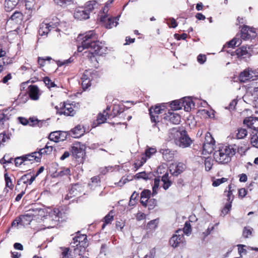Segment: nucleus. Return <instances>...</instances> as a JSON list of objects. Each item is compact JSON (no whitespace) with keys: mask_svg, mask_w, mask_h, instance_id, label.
Segmentation results:
<instances>
[{"mask_svg":"<svg viewBox=\"0 0 258 258\" xmlns=\"http://www.w3.org/2000/svg\"><path fill=\"white\" fill-rule=\"evenodd\" d=\"M73 243L76 244V248L74 249L77 251L80 249V251L82 250L85 251V249L89 246V241L87 236L86 234H82L80 231L76 233V235L73 238Z\"/></svg>","mask_w":258,"mask_h":258,"instance_id":"obj_6","label":"nucleus"},{"mask_svg":"<svg viewBox=\"0 0 258 258\" xmlns=\"http://www.w3.org/2000/svg\"><path fill=\"white\" fill-rule=\"evenodd\" d=\"M35 179V177L31 175V172L25 174L18 179L15 190L19 191V189L20 188L19 186L22 184V183H23V184H26L27 185H31Z\"/></svg>","mask_w":258,"mask_h":258,"instance_id":"obj_13","label":"nucleus"},{"mask_svg":"<svg viewBox=\"0 0 258 258\" xmlns=\"http://www.w3.org/2000/svg\"><path fill=\"white\" fill-rule=\"evenodd\" d=\"M192 141L187 135L186 131H182L180 133V137L179 139V146L180 147L186 148L190 145Z\"/></svg>","mask_w":258,"mask_h":258,"instance_id":"obj_19","label":"nucleus"},{"mask_svg":"<svg viewBox=\"0 0 258 258\" xmlns=\"http://www.w3.org/2000/svg\"><path fill=\"white\" fill-rule=\"evenodd\" d=\"M204 143L207 144H215V140L214 138L212 137L211 134L207 132L206 134L205 135V141Z\"/></svg>","mask_w":258,"mask_h":258,"instance_id":"obj_61","label":"nucleus"},{"mask_svg":"<svg viewBox=\"0 0 258 258\" xmlns=\"http://www.w3.org/2000/svg\"><path fill=\"white\" fill-rule=\"evenodd\" d=\"M86 146L80 142H75L70 148V152L73 160L77 164H83L86 156Z\"/></svg>","mask_w":258,"mask_h":258,"instance_id":"obj_3","label":"nucleus"},{"mask_svg":"<svg viewBox=\"0 0 258 258\" xmlns=\"http://www.w3.org/2000/svg\"><path fill=\"white\" fill-rule=\"evenodd\" d=\"M54 149L53 146H48V144H46L44 148L39 149L38 151L39 153H41V156L43 154L49 155L51 154Z\"/></svg>","mask_w":258,"mask_h":258,"instance_id":"obj_42","label":"nucleus"},{"mask_svg":"<svg viewBox=\"0 0 258 258\" xmlns=\"http://www.w3.org/2000/svg\"><path fill=\"white\" fill-rule=\"evenodd\" d=\"M235 53L238 58H246L250 55L247 47L243 46L237 48L235 50Z\"/></svg>","mask_w":258,"mask_h":258,"instance_id":"obj_30","label":"nucleus"},{"mask_svg":"<svg viewBox=\"0 0 258 258\" xmlns=\"http://www.w3.org/2000/svg\"><path fill=\"white\" fill-rule=\"evenodd\" d=\"M97 36L94 31H90L85 33L82 38L81 46H79L78 50L82 51L84 49H94L97 54L107 53L108 49L105 43L97 41Z\"/></svg>","mask_w":258,"mask_h":258,"instance_id":"obj_1","label":"nucleus"},{"mask_svg":"<svg viewBox=\"0 0 258 258\" xmlns=\"http://www.w3.org/2000/svg\"><path fill=\"white\" fill-rule=\"evenodd\" d=\"M74 17L79 20H85L90 18V15L83 7H78L75 9Z\"/></svg>","mask_w":258,"mask_h":258,"instance_id":"obj_17","label":"nucleus"},{"mask_svg":"<svg viewBox=\"0 0 258 258\" xmlns=\"http://www.w3.org/2000/svg\"><path fill=\"white\" fill-rule=\"evenodd\" d=\"M28 95L30 99L32 100H38L40 94L39 89L37 86L31 85L28 87Z\"/></svg>","mask_w":258,"mask_h":258,"instance_id":"obj_23","label":"nucleus"},{"mask_svg":"<svg viewBox=\"0 0 258 258\" xmlns=\"http://www.w3.org/2000/svg\"><path fill=\"white\" fill-rule=\"evenodd\" d=\"M255 36V32L253 28L244 25L241 30V37L245 40Z\"/></svg>","mask_w":258,"mask_h":258,"instance_id":"obj_20","label":"nucleus"},{"mask_svg":"<svg viewBox=\"0 0 258 258\" xmlns=\"http://www.w3.org/2000/svg\"><path fill=\"white\" fill-rule=\"evenodd\" d=\"M98 2L95 0H92L87 2L83 6L85 10L87 11V12L90 15V13L93 12V11L98 7Z\"/></svg>","mask_w":258,"mask_h":258,"instance_id":"obj_29","label":"nucleus"},{"mask_svg":"<svg viewBox=\"0 0 258 258\" xmlns=\"http://www.w3.org/2000/svg\"><path fill=\"white\" fill-rule=\"evenodd\" d=\"M56 176L63 177L64 176H68L71 174V170L69 168H61L60 171L55 172Z\"/></svg>","mask_w":258,"mask_h":258,"instance_id":"obj_43","label":"nucleus"},{"mask_svg":"<svg viewBox=\"0 0 258 258\" xmlns=\"http://www.w3.org/2000/svg\"><path fill=\"white\" fill-rule=\"evenodd\" d=\"M166 109V106L164 104H158L155 106H151L149 109L151 121L155 123L159 121L158 120L159 118L158 115L162 113ZM155 125L156 124H155L154 125Z\"/></svg>","mask_w":258,"mask_h":258,"instance_id":"obj_7","label":"nucleus"},{"mask_svg":"<svg viewBox=\"0 0 258 258\" xmlns=\"http://www.w3.org/2000/svg\"><path fill=\"white\" fill-rule=\"evenodd\" d=\"M52 59L50 56L45 57H38V63L40 66V68L44 67L45 64V61L46 60L50 61Z\"/></svg>","mask_w":258,"mask_h":258,"instance_id":"obj_56","label":"nucleus"},{"mask_svg":"<svg viewBox=\"0 0 258 258\" xmlns=\"http://www.w3.org/2000/svg\"><path fill=\"white\" fill-rule=\"evenodd\" d=\"M185 242L184 235L182 231L180 229L176 230L175 234L169 240L170 245L174 248L183 245Z\"/></svg>","mask_w":258,"mask_h":258,"instance_id":"obj_9","label":"nucleus"},{"mask_svg":"<svg viewBox=\"0 0 258 258\" xmlns=\"http://www.w3.org/2000/svg\"><path fill=\"white\" fill-rule=\"evenodd\" d=\"M186 168L185 164L182 162H178L176 164H172L170 166V172L174 176H177L181 174Z\"/></svg>","mask_w":258,"mask_h":258,"instance_id":"obj_14","label":"nucleus"},{"mask_svg":"<svg viewBox=\"0 0 258 258\" xmlns=\"http://www.w3.org/2000/svg\"><path fill=\"white\" fill-rule=\"evenodd\" d=\"M214 144L203 143L202 154L207 155L211 154L214 150Z\"/></svg>","mask_w":258,"mask_h":258,"instance_id":"obj_38","label":"nucleus"},{"mask_svg":"<svg viewBox=\"0 0 258 258\" xmlns=\"http://www.w3.org/2000/svg\"><path fill=\"white\" fill-rule=\"evenodd\" d=\"M43 82L49 89L56 87V85L48 77H44L43 78Z\"/></svg>","mask_w":258,"mask_h":258,"instance_id":"obj_57","label":"nucleus"},{"mask_svg":"<svg viewBox=\"0 0 258 258\" xmlns=\"http://www.w3.org/2000/svg\"><path fill=\"white\" fill-rule=\"evenodd\" d=\"M62 251L60 258H75V256L72 253L69 247H60Z\"/></svg>","mask_w":258,"mask_h":258,"instance_id":"obj_34","label":"nucleus"},{"mask_svg":"<svg viewBox=\"0 0 258 258\" xmlns=\"http://www.w3.org/2000/svg\"><path fill=\"white\" fill-rule=\"evenodd\" d=\"M183 232V234H188L191 233V228L190 224L188 222H186L184 224V227L183 228V230H182Z\"/></svg>","mask_w":258,"mask_h":258,"instance_id":"obj_63","label":"nucleus"},{"mask_svg":"<svg viewBox=\"0 0 258 258\" xmlns=\"http://www.w3.org/2000/svg\"><path fill=\"white\" fill-rule=\"evenodd\" d=\"M12 63V60L10 57L3 58L2 59V63L0 64V73L5 70V66Z\"/></svg>","mask_w":258,"mask_h":258,"instance_id":"obj_53","label":"nucleus"},{"mask_svg":"<svg viewBox=\"0 0 258 258\" xmlns=\"http://www.w3.org/2000/svg\"><path fill=\"white\" fill-rule=\"evenodd\" d=\"M48 139L55 143L59 142V131L51 132L48 136Z\"/></svg>","mask_w":258,"mask_h":258,"instance_id":"obj_45","label":"nucleus"},{"mask_svg":"<svg viewBox=\"0 0 258 258\" xmlns=\"http://www.w3.org/2000/svg\"><path fill=\"white\" fill-rule=\"evenodd\" d=\"M85 128L82 125L78 124L74 128L72 129L71 133L74 138H79L85 133Z\"/></svg>","mask_w":258,"mask_h":258,"instance_id":"obj_26","label":"nucleus"},{"mask_svg":"<svg viewBox=\"0 0 258 258\" xmlns=\"http://www.w3.org/2000/svg\"><path fill=\"white\" fill-rule=\"evenodd\" d=\"M50 31L51 28H49V26L47 24V23L44 22L40 24L38 33L40 36H47Z\"/></svg>","mask_w":258,"mask_h":258,"instance_id":"obj_31","label":"nucleus"},{"mask_svg":"<svg viewBox=\"0 0 258 258\" xmlns=\"http://www.w3.org/2000/svg\"><path fill=\"white\" fill-rule=\"evenodd\" d=\"M112 211H111L108 214H107L104 218V223L102 226V229H103L106 225L110 223L113 220V216L111 215Z\"/></svg>","mask_w":258,"mask_h":258,"instance_id":"obj_47","label":"nucleus"},{"mask_svg":"<svg viewBox=\"0 0 258 258\" xmlns=\"http://www.w3.org/2000/svg\"><path fill=\"white\" fill-rule=\"evenodd\" d=\"M11 116L8 109L0 110V130L9 128Z\"/></svg>","mask_w":258,"mask_h":258,"instance_id":"obj_12","label":"nucleus"},{"mask_svg":"<svg viewBox=\"0 0 258 258\" xmlns=\"http://www.w3.org/2000/svg\"><path fill=\"white\" fill-rule=\"evenodd\" d=\"M228 187V190L226 195L227 197V201L228 202H230L231 201L232 202L234 199V196L232 195L233 190H232V184H229Z\"/></svg>","mask_w":258,"mask_h":258,"instance_id":"obj_62","label":"nucleus"},{"mask_svg":"<svg viewBox=\"0 0 258 258\" xmlns=\"http://www.w3.org/2000/svg\"><path fill=\"white\" fill-rule=\"evenodd\" d=\"M236 153V150L230 146H222L213 154L215 160L219 164H225L229 162L231 157Z\"/></svg>","mask_w":258,"mask_h":258,"instance_id":"obj_2","label":"nucleus"},{"mask_svg":"<svg viewBox=\"0 0 258 258\" xmlns=\"http://www.w3.org/2000/svg\"><path fill=\"white\" fill-rule=\"evenodd\" d=\"M241 41L239 38H234L228 42L227 45L229 48H234L236 46H239L241 43Z\"/></svg>","mask_w":258,"mask_h":258,"instance_id":"obj_48","label":"nucleus"},{"mask_svg":"<svg viewBox=\"0 0 258 258\" xmlns=\"http://www.w3.org/2000/svg\"><path fill=\"white\" fill-rule=\"evenodd\" d=\"M170 105L173 110H177L182 109L181 100L173 101Z\"/></svg>","mask_w":258,"mask_h":258,"instance_id":"obj_49","label":"nucleus"},{"mask_svg":"<svg viewBox=\"0 0 258 258\" xmlns=\"http://www.w3.org/2000/svg\"><path fill=\"white\" fill-rule=\"evenodd\" d=\"M24 156L27 164H32L35 162H39L42 158L41 153H39V152H34Z\"/></svg>","mask_w":258,"mask_h":258,"instance_id":"obj_22","label":"nucleus"},{"mask_svg":"<svg viewBox=\"0 0 258 258\" xmlns=\"http://www.w3.org/2000/svg\"><path fill=\"white\" fill-rule=\"evenodd\" d=\"M151 195V192L149 189H144L141 193L140 202L144 199L149 200Z\"/></svg>","mask_w":258,"mask_h":258,"instance_id":"obj_54","label":"nucleus"},{"mask_svg":"<svg viewBox=\"0 0 258 258\" xmlns=\"http://www.w3.org/2000/svg\"><path fill=\"white\" fill-rule=\"evenodd\" d=\"M161 181L163 183L162 187L165 190L168 189L172 184V182L169 179L168 172H166L162 176Z\"/></svg>","mask_w":258,"mask_h":258,"instance_id":"obj_37","label":"nucleus"},{"mask_svg":"<svg viewBox=\"0 0 258 258\" xmlns=\"http://www.w3.org/2000/svg\"><path fill=\"white\" fill-rule=\"evenodd\" d=\"M157 152L156 148L147 147L145 150V153L142 154V156L146 159V161L150 158L153 155Z\"/></svg>","mask_w":258,"mask_h":258,"instance_id":"obj_33","label":"nucleus"},{"mask_svg":"<svg viewBox=\"0 0 258 258\" xmlns=\"http://www.w3.org/2000/svg\"><path fill=\"white\" fill-rule=\"evenodd\" d=\"M83 191V187L79 183H76L72 185L69 189V192L67 194L66 199H70L75 197L80 196Z\"/></svg>","mask_w":258,"mask_h":258,"instance_id":"obj_15","label":"nucleus"},{"mask_svg":"<svg viewBox=\"0 0 258 258\" xmlns=\"http://www.w3.org/2000/svg\"><path fill=\"white\" fill-rule=\"evenodd\" d=\"M243 123L248 127L258 132V118L250 116L243 120Z\"/></svg>","mask_w":258,"mask_h":258,"instance_id":"obj_21","label":"nucleus"},{"mask_svg":"<svg viewBox=\"0 0 258 258\" xmlns=\"http://www.w3.org/2000/svg\"><path fill=\"white\" fill-rule=\"evenodd\" d=\"M158 223V219H154L151 220L147 223L146 225V228L147 229L150 230L155 229L157 227Z\"/></svg>","mask_w":258,"mask_h":258,"instance_id":"obj_55","label":"nucleus"},{"mask_svg":"<svg viewBox=\"0 0 258 258\" xmlns=\"http://www.w3.org/2000/svg\"><path fill=\"white\" fill-rule=\"evenodd\" d=\"M97 51H95L94 49H90L88 51H86L87 53V57L90 62L92 67L97 68L99 66L98 58L100 56H102L107 53H103L101 54H97Z\"/></svg>","mask_w":258,"mask_h":258,"instance_id":"obj_11","label":"nucleus"},{"mask_svg":"<svg viewBox=\"0 0 258 258\" xmlns=\"http://www.w3.org/2000/svg\"><path fill=\"white\" fill-rule=\"evenodd\" d=\"M23 13L18 11H16L10 17L9 20L13 21L16 24H21L23 20Z\"/></svg>","mask_w":258,"mask_h":258,"instance_id":"obj_28","label":"nucleus"},{"mask_svg":"<svg viewBox=\"0 0 258 258\" xmlns=\"http://www.w3.org/2000/svg\"><path fill=\"white\" fill-rule=\"evenodd\" d=\"M160 152L162 154L163 158L166 161L170 162L173 160L176 151L169 149H161Z\"/></svg>","mask_w":258,"mask_h":258,"instance_id":"obj_24","label":"nucleus"},{"mask_svg":"<svg viewBox=\"0 0 258 258\" xmlns=\"http://www.w3.org/2000/svg\"><path fill=\"white\" fill-rule=\"evenodd\" d=\"M99 73L93 70H85L81 78V86L83 90H86L90 87L92 83H97L99 79Z\"/></svg>","mask_w":258,"mask_h":258,"instance_id":"obj_4","label":"nucleus"},{"mask_svg":"<svg viewBox=\"0 0 258 258\" xmlns=\"http://www.w3.org/2000/svg\"><path fill=\"white\" fill-rule=\"evenodd\" d=\"M141 204L144 207L148 208L149 211L154 209L157 206V201L155 199H151L149 200H145V201L142 200Z\"/></svg>","mask_w":258,"mask_h":258,"instance_id":"obj_27","label":"nucleus"},{"mask_svg":"<svg viewBox=\"0 0 258 258\" xmlns=\"http://www.w3.org/2000/svg\"><path fill=\"white\" fill-rule=\"evenodd\" d=\"M18 3L12 0H5V9L7 12L12 11Z\"/></svg>","mask_w":258,"mask_h":258,"instance_id":"obj_39","label":"nucleus"},{"mask_svg":"<svg viewBox=\"0 0 258 258\" xmlns=\"http://www.w3.org/2000/svg\"><path fill=\"white\" fill-rule=\"evenodd\" d=\"M135 178L138 179L142 178L146 180L149 178V175L145 171L137 173L135 176Z\"/></svg>","mask_w":258,"mask_h":258,"instance_id":"obj_60","label":"nucleus"},{"mask_svg":"<svg viewBox=\"0 0 258 258\" xmlns=\"http://www.w3.org/2000/svg\"><path fill=\"white\" fill-rule=\"evenodd\" d=\"M250 143L253 147L258 148V132L251 136Z\"/></svg>","mask_w":258,"mask_h":258,"instance_id":"obj_59","label":"nucleus"},{"mask_svg":"<svg viewBox=\"0 0 258 258\" xmlns=\"http://www.w3.org/2000/svg\"><path fill=\"white\" fill-rule=\"evenodd\" d=\"M26 159L24 158V156L16 157L14 160L15 165L17 167H19L22 165H27Z\"/></svg>","mask_w":258,"mask_h":258,"instance_id":"obj_44","label":"nucleus"},{"mask_svg":"<svg viewBox=\"0 0 258 258\" xmlns=\"http://www.w3.org/2000/svg\"><path fill=\"white\" fill-rule=\"evenodd\" d=\"M205 169L206 171H209L212 167L213 163L211 161V159L207 158L205 160Z\"/></svg>","mask_w":258,"mask_h":258,"instance_id":"obj_64","label":"nucleus"},{"mask_svg":"<svg viewBox=\"0 0 258 258\" xmlns=\"http://www.w3.org/2000/svg\"><path fill=\"white\" fill-rule=\"evenodd\" d=\"M101 183V178L99 175L94 176L91 178L90 181L88 183V186L90 188L93 189L99 186Z\"/></svg>","mask_w":258,"mask_h":258,"instance_id":"obj_36","label":"nucleus"},{"mask_svg":"<svg viewBox=\"0 0 258 258\" xmlns=\"http://www.w3.org/2000/svg\"><path fill=\"white\" fill-rule=\"evenodd\" d=\"M100 20L104 23L106 28L111 29L117 25L118 19L117 17H110L108 18L107 16L104 15L101 17Z\"/></svg>","mask_w":258,"mask_h":258,"instance_id":"obj_18","label":"nucleus"},{"mask_svg":"<svg viewBox=\"0 0 258 258\" xmlns=\"http://www.w3.org/2000/svg\"><path fill=\"white\" fill-rule=\"evenodd\" d=\"M110 110V107L107 106L105 109L103 110L102 112H100L98 114L97 119L93 123L94 127L105 123L107 118H112L116 115V114L115 113L113 114L109 113Z\"/></svg>","mask_w":258,"mask_h":258,"instance_id":"obj_8","label":"nucleus"},{"mask_svg":"<svg viewBox=\"0 0 258 258\" xmlns=\"http://www.w3.org/2000/svg\"><path fill=\"white\" fill-rule=\"evenodd\" d=\"M147 161H146L145 158H144L142 156L141 157V159H138L136 160L135 163H134V167L135 169V171H137L141 167H142Z\"/></svg>","mask_w":258,"mask_h":258,"instance_id":"obj_46","label":"nucleus"},{"mask_svg":"<svg viewBox=\"0 0 258 258\" xmlns=\"http://www.w3.org/2000/svg\"><path fill=\"white\" fill-rule=\"evenodd\" d=\"M246 71L249 73L247 75L249 78V81H254L257 79L258 77V72L255 71H252L251 69H245Z\"/></svg>","mask_w":258,"mask_h":258,"instance_id":"obj_50","label":"nucleus"},{"mask_svg":"<svg viewBox=\"0 0 258 258\" xmlns=\"http://www.w3.org/2000/svg\"><path fill=\"white\" fill-rule=\"evenodd\" d=\"M231 204H232V202L231 201L230 202H228L227 203H226L225 204L224 207L223 208V209H222V210L221 211V215H223V216H225L226 215L228 214V213L231 209V207H232Z\"/></svg>","mask_w":258,"mask_h":258,"instance_id":"obj_58","label":"nucleus"},{"mask_svg":"<svg viewBox=\"0 0 258 258\" xmlns=\"http://www.w3.org/2000/svg\"><path fill=\"white\" fill-rule=\"evenodd\" d=\"M247 87L249 93L254 97L258 96V83L256 82H252Z\"/></svg>","mask_w":258,"mask_h":258,"instance_id":"obj_35","label":"nucleus"},{"mask_svg":"<svg viewBox=\"0 0 258 258\" xmlns=\"http://www.w3.org/2000/svg\"><path fill=\"white\" fill-rule=\"evenodd\" d=\"M4 178L6 184V188H8L11 190H13L14 188V184L13 182L12 178L9 176L8 173L7 172V170H6L5 171Z\"/></svg>","mask_w":258,"mask_h":258,"instance_id":"obj_32","label":"nucleus"},{"mask_svg":"<svg viewBox=\"0 0 258 258\" xmlns=\"http://www.w3.org/2000/svg\"><path fill=\"white\" fill-rule=\"evenodd\" d=\"M61 216L62 213L59 209L54 208L53 209L48 218L49 220L51 222V227H55L58 224Z\"/></svg>","mask_w":258,"mask_h":258,"instance_id":"obj_16","label":"nucleus"},{"mask_svg":"<svg viewBox=\"0 0 258 258\" xmlns=\"http://www.w3.org/2000/svg\"><path fill=\"white\" fill-rule=\"evenodd\" d=\"M247 75H249V73L246 71V70L241 72L238 77L239 81L243 83L249 81V78Z\"/></svg>","mask_w":258,"mask_h":258,"instance_id":"obj_52","label":"nucleus"},{"mask_svg":"<svg viewBox=\"0 0 258 258\" xmlns=\"http://www.w3.org/2000/svg\"><path fill=\"white\" fill-rule=\"evenodd\" d=\"M182 108H183L185 111H190L191 109L192 101L189 99L183 98L181 99Z\"/></svg>","mask_w":258,"mask_h":258,"instance_id":"obj_40","label":"nucleus"},{"mask_svg":"<svg viewBox=\"0 0 258 258\" xmlns=\"http://www.w3.org/2000/svg\"><path fill=\"white\" fill-rule=\"evenodd\" d=\"M32 220L33 217L30 215H20L13 221L12 226L15 227H18L19 225L25 226L29 225Z\"/></svg>","mask_w":258,"mask_h":258,"instance_id":"obj_10","label":"nucleus"},{"mask_svg":"<svg viewBox=\"0 0 258 258\" xmlns=\"http://www.w3.org/2000/svg\"><path fill=\"white\" fill-rule=\"evenodd\" d=\"M247 135V130L245 128H239L237 130L236 137L238 139H242L245 138Z\"/></svg>","mask_w":258,"mask_h":258,"instance_id":"obj_51","label":"nucleus"},{"mask_svg":"<svg viewBox=\"0 0 258 258\" xmlns=\"http://www.w3.org/2000/svg\"><path fill=\"white\" fill-rule=\"evenodd\" d=\"M168 119L173 124H178L180 122V116L179 114L172 112H168V114L164 117Z\"/></svg>","mask_w":258,"mask_h":258,"instance_id":"obj_25","label":"nucleus"},{"mask_svg":"<svg viewBox=\"0 0 258 258\" xmlns=\"http://www.w3.org/2000/svg\"><path fill=\"white\" fill-rule=\"evenodd\" d=\"M56 113L59 115H64L67 116H73L77 111L76 103L74 102H61L58 105L55 106Z\"/></svg>","mask_w":258,"mask_h":258,"instance_id":"obj_5","label":"nucleus"},{"mask_svg":"<svg viewBox=\"0 0 258 258\" xmlns=\"http://www.w3.org/2000/svg\"><path fill=\"white\" fill-rule=\"evenodd\" d=\"M54 3L57 6L66 8L74 4V0H53Z\"/></svg>","mask_w":258,"mask_h":258,"instance_id":"obj_41","label":"nucleus"}]
</instances>
